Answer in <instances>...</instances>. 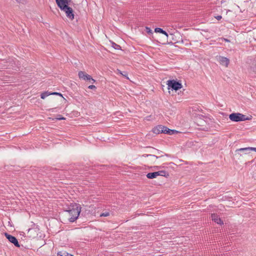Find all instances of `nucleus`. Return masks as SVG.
<instances>
[{"instance_id": "22", "label": "nucleus", "mask_w": 256, "mask_h": 256, "mask_svg": "<svg viewBox=\"0 0 256 256\" xmlns=\"http://www.w3.org/2000/svg\"><path fill=\"white\" fill-rule=\"evenodd\" d=\"M50 94H53V95H60V96H62L61 94L58 93V92H54L50 93Z\"/></svg>"}, {"instance_id": "14", "label": "nucleus", "mask_w": 256, "mask_h": 256, "mask_svg": "<svg viewBox=\"0 0 256 256\" xmlns=\"http://www.w3.org/2000/svg\"><path fill=\"white\" fill-rule=\"evenodd\" d=\"M154 31L156 32L162 33V34H164L165 36H166L167 37H168V33L166 31L164 30L161 28H156Z\"/></svg>"}, {"instance_id": "3", "label": "nucleus", "mask_w": 256, "mask_h": 256, "mask_svg": "<svg viewBox=\"0 0 256 256\" xmlns=\"http://www.w3.org/2000/svg\"><path fill=\"white\" fill-rule=\"evenodd\" d=\"M168 89L172 88V90H178L182 88V84L175 80H168L166 83Z\"/></svg>"}, {"instance_id": "19", "label": "nucleus", "mask_w": 256, "mask_h": 256, "mask_svg": "<svg viewBox=\"0 0 256 256\" xmlns=\"http://www.w3.org/2000/svg\"><path fill=\"white\" fill-rule=\"evenodd\" d=\"M110 216V212H102V214H100V216L102 217V216Z\"/></svg>"}, {"instance_id": "7", "label": "nucleus", "mask_w": 256, "mask_h": 256, "mask_svg": "<svg viewBox=\"0 0 256 256\" xmlns=\"http://www.w3.org/2000/svg\"><path fill=\"white\" fill-rule=\"evenodd\" d=\"M66 16L70 20H73L74 18V14H73V10L72 8L68 6L66 9L63 10Z\"/></svg>"}, {"instance_id": "15", "label": "nucleus", "mask_w": 256, "mask_h": 256, "mask_svg": "<svg viewBox=\"0 0 256 256\" xmlns=\"http://www.w3.org/2000/svg\"><path fill=\"white\" fill-rule=\"evenodd\" d=\"M146 177L150 179H152L156 177L155 172H149L146 174Z\"/></svg>"}, {"instance_id": "8", "label": "nucleus", "mask_w": 256, "mask_h": 256, "mask_svg": "<svg viewBox=\"0 0 256 256\" xmlns=\"http://www.w3.org/2000/svg\"><path fill=\"white\" fill-rule=\"evenodd\" d=\"M212 220L214 222L216 223L219 224H223L224 222L222 220L218 217V216L215 214H212L211 216Z\"/></svg>"}, {"instance_id": "9", "label": "nucleus", "mask_w": 256, "mask_h": 256, "mask_svg": "<svg viewBox=\"0 0 256 256\" xmlns=\"http://www.w3.org/2000/svg\"><path fill=\"white\" fill-rule=\"evenodd\" d=\"M162 133L164 134H173L177 132L176 130H170L167 127L165 126H162Z\"/></svg>"}, {"instance_id": "16", "label": "nucleus", "mask_w": 256, "mask_h": 256, "mask_svg": "<svg viewBox=\"0 0 256 256\" xmlns=\"http://www.w3.org/2000/svg\"><path fill=\"white\" fill-rule=\"evenodd\" d=\"M51 95L50 92H45L41 94H40V98L42 99H44L46 98L48 96Z\"/></svg>"}, {"instance_id": "10", "label": "nucleus", "mask_w": 256, "mask_h": 256, "mask_svg": "<svg viewBox=\"0 0 256 256\" xmlns=\"http://www.w3.org/2000/svg\"><path fill=\"white\" fill-rule=\"evenodd\" d=\"M219 60L221 64L224 65L226 66H228L230 62V60L228 58L223 56H220Z\"/></svg>"}, {"instance_id": "1", "label": "nucleus", "mask_w": 256, "mask_h": 256, "mask_svg": "<svg viewBox=\"0 0 256 256\" xmlns=\"http://www.w3.org/2000/svg\"><path fill=\"white\" fill-rule=\"evenodd\" d=\"M80 211V208L78 204H74L72 206V208H70L68 210V212L70 216V222H74L78 218Z\"/></svg>"}, {"instance_id": "23", "label": "nucleus", "mask_w": 256, "mask_h": 256, "mask_svg": "<svg viewBox=\"0 0 256 256\" xmlns=\"http://www.w3.org/2000/svg\"><path fill=\"white\" fill-rule=\"evenodd\" d=\"M222 17L221 16H216V18L218 20H220L222 19Z\"/></svg>"}, {"instance_id": "21", "label": "nucleus", "mask_w": 256, "mask_h": 256, "mask_svg": "<svg viewBox=\"0 0 256 256\" xmlns=\"http://www.w3.org/2000/svg\"><path fill=\"white\" fill-rule=\"evenodd\" d=\"M88 88L90 89H96V87L94 85H90L88 86Z\"/></svg>"}, {"instance_id": "18", "label": "nucleus", "mask_w": 256, "mask_h": 256, "mask_svg": "<svg viewBox=\"0 0 256 256\" xmlns=\"http://www.w3.org/2000/svg\"><path fill=\"white\" fill-rule=\"evenodd\" d=\"M112 46L116 50H120V45L115 44L114 42H112Z\"/></svg>"}, {"instance_id": "5", "label": "nucleus", "mask_w": 256, "mask_h": 256, "mask_svg": "<svg viewBox=\"0 0 256 256\" xmlns=\"http://www.w3.org/2000/svg\"><path fill=\"white\" fill-rule=\"evenodd\" d=\"M70 0H56V2L61 10L66 9L68 7V2Z\"/></svg>"}, {"instance_id": "26", "label": "nucleus", "mask_w": 256, "mask_h": 256, "mask_svg": "<svg viewBox=\"0 0 256 256\" xmlns=\"http://www.w3.org/2000/svg\"><path fill=\"white\" fill-rule=\"evenodd\" d=\"M59 120H62V119H64V118H58Z\"/></svg>"}, {"instance_id": "12", "label": "nucleus", "mask_w": 256, "mask_h": 256, "mask_svg": "<svg viewBox=\"0 0 256 256\" xmlns=\"http://www.w3.org/2000/svg\"><path fill=\"white\" fill-rule=\"evenodd\" d=\"M156 172V176H164L166 177L168 176V173L166 172L164 170H160L158 172Z\"/></svg>"}, {"instance_id": "11", "label": "nucleus", "mask_w": 256, "mask_h": 256, "mask_svg": "<svg viewBox=\"0 0 256 256\" xmlns=\"http://www.w3.org/2000/svg\"><path fill=\"white\" fill-rule=\"evenodd\" d=\"M162 125H158L156 127H154L152 129V132L156 134H160V133H162Z\"/></svg>"}, {"instance_id": "27", "label": "nucleus", "mask_w": 256, "mask_h": 256, "mask_svg": "<svg viewBox=\"0 0 256 256\" xmlns=\"http://www.w3.org/2000/svg\"><path fill=\"white\" fill-rule=\"evenodd\" d=\"M153 156H156L154 155H152Z\"/></svg>"}, {"instance_id": "6", "label": "nucleus", "mask_w": 256, "mask_h": 256, "mask_svg": "<svg viewBox=\"0 0 256 256\" xmlns=\"http://www.w3.org/2000/svg\"><path fill=\"white\" fill-rule=\"evenodd\" d=\"M5 236L6 238L8 239V240L16 246V247H20V246L18 244V242L16 238V237L10 235L7 233L5 234Z\"/></svg>"}, {"instance_id": "20", "label": "nucleus", "mask_w": 256, "mask_h": 256, "mask_svg": "<svg viewBox=\"0 0 256 256\" xmlns=\"http://www.w3.org/2000/svg\"><path fill=\"white\" fill-rule=\"evenodd\" d=\"M146 32L148 33V34H152V30H150V28H148V27H146Z\"/></svg>"}, {"instance_id": "17", "label": "nucleus", "mask_w": 256, "mask_h": 256, "mask_svg": "<svg viewBox=\"0 0 256 256\" xmlns=\"http://www.w3.org/2000/svg\"><path fill=\"white\" fill-rule=\"evenodd\" d=\"M58 256H72V255L66 252H58Z\"/></svg>"}, {"instance_id": "13", "label": "nucleus", "mask_w": 256, "mask_h": 256, "mask_svg": "<svg viewBox=\"0 0 256 256\" xmlns=\"http://www.w3.org/2000/svg\"><path fill=\"white\" fill-rule=\"evenodd\" d=\"M252 150V147H247L244 148H240L236 150V151H242L245 152L246 154L250 152Z\"/></svg>"}, {"instance_id": "25", "label": "nucleus", "mask_w": 256, "mask_h": 256, "mask_svg": "<svg viewBox=\"0 0 256 256\" xmlns=\"http://www.w3.org/2000/svg\"><path fill=\"white\" fill-rule=\"evenodd\" d=\"M224 40L226 41V42H229V40L227 39H224Z\"/></svg>"}, {"instance_id": "2", "label": "nucleus", "mask_w": 256, "mask_h": 256, "mask_svg": "<svg viewBox=\"0 0 256 256\" xmlns=\"http://www.w3.org/2000/svg\"><path fill=\"white\" fill-rule=\"evenodd\" d=\"M252 116L248 117L240 113H232L230 114L229 118L232 121L235 122L244 121L246 120H250Z\"/></svg>"}, {"instance_id": "24", "label": "nucleus", "mask_w": 256, "mask_h": 256, "mask_svg": "<svg viewBox=\"0 0 256 256\" xmlns=\"http://www.w3.org/2000/svg\"><path fill=\"white\" fill-rule=\"evenodd\" d=\"M252 150L256 152V148H252Z\"/></svg>"}, {"instance_id": "4", "label": "nucleus", "mask_w": 256, "mask_h": 256, "mask_svg": "<svg viewBox=\"0 0 256 256\" xmlns=\"http://www.w3.org/2000/svg\"><path fill=\"white\" fill-rule=\"evenodd\" d=\"M78 75L79 78L81 80L86 81H90L92 83H94L96 82V80L93 79L90 75L86 74L84 72L80 71L78 72Z\"/></svg>"}, {"instance_id": "28", "label": "nucleus", "mask_w": 256, "mask_h": 256, "mask_svg": "<svg viewBox=\"0 0 256 256\" xmlns=\"http://www.w3.org/2000/svg\"><path fill=\"white\" fill-rule=\"evenodd\" d=\"M72 256H73L72 255Z\"/></svg>"}]
</instances>
